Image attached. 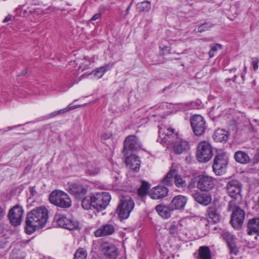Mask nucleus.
I'll list each match as a JSON object with an SVG mask.
<instances>
[{"label": "nucleus", "mask_w": 259, "mask_h": 259, "mask_svg": "<svg viewBox=\"0 0 259 259\" xmlns=\"http://www.w3.org/2000/svg\"><path fill=\"white\" fill-rule=\"evenodd\" d=\"M192 196L196 202L203 205H208L211 201V197L209 194L197 191L192 192Z\"/></svg>", "instance_id": "nucleus-19"}, {"label": "nucleus", "mask_w": 259, "mask_h": 259, "mask_svg": "<svg viewBox=\"0 0 259 259\" xmlns=\"http://www.w3.org/2000/svg\"><path fill=\"white\" fill-rule=\"evenodd\" d=\"M258 61L257 59L254 60L252 62V65L254 70H256L258 69Z\"/></svg>", "instance_id": "nucleus-42"}, {"label": "nucleus", "mask_w": 259, "mask_h": 259, "mask_svg": "<svg viewBox=\"0 0 259 259\" xmlns=\"http://www.w3.org/2000/svg\"><path fill=\"white\" fill-rule=\"evenodd\" d=\"M134 207V203L130 198H123L120 200L117 211L119 216L123 219H127Z\"/></svg>", "instance_id": "nucleus-6"}, {"label": "nucleus", "mask_w": 259, "mask_h": 259, "mask_svg": "<svg viewBox=\"0 0 259 259\" xmlns=\"http://www.w3.org/2000/svg\"><path fill=\"white\" fill-rule=\"evenodd\" d=\"M210 27H211L210 25H209L207 23L203 24L198 27V28H197V32H202L203 31H204L205 30H207Z\"/></svg>", "instance_id": "nucleus-39"}, {"label": "nucleus", "mask_w": 259, "mask_h": 259, "mask_svg": "<svg viewBox=\"0 0 259 259\" xmlns=\"http://www.w3.org/2000/svg\"><path fill=\"white\" fill-rule=\"evenodd\" d=\"M57 112H58V115L59 114H63V112H62V110L61 109L57 111Z\"/></svg>", "instance_id": "nucleus-53"}, {"label": "nucleus", "mask_w": 259, "mask_h": 259, "mask_svg": "<svg viewBox=\"0 0 259 259\" xmlns=\"http://www.w3.org/2000/svg\"><path fill=\"white\" fill-rule=\"evenodd\" d=\"M189 148L190 146L188 141L179 139L175 142L173 146V150L175 153L181 154L187 151Z\"/></svg>", "instance_id": "nucleus-21"}, {"label": "nucleus", "mask_w": 259, "mask_h": 259, "mask_svg": "<svg viewBox=\"0 0 259 259\" xmlns=\"http://www.w3.org/2000/svg\"><path fill=\"white\" fill-rule=\"evenodd\" d=\"M207 214L209 219L214 223H217L220 221V216L216 207L214 205L209 206L207 209Z\"/></svg>", "instance_id": "nucleus-27"}, {"label": "nucleus", "mask_w": 259, "mask_h": 259, "mask_svg": "<svg viewBox=\"0 0 259 259\" xmlns=\"http://www.w3.org/2000/svg\"><path fill=\"white\" fill-rule=\"evenodd\" d=\"M48 220V211L45 206L36 207L29 211L25 221V232L31 234L43 228Z\"/></svg>", "instance_id": "nucleus-1"}, {"label": "nucleus", "mask_w": 259, "mask_h": 259, "mask_svg": "<svg viewBox=\"0 0 259 259\" xmlns=\"http://www.w3.org/2000/svg\"><path fill=\"white\" fill-rule=\"evenodd\" d=\"M5 215V209L0 206V220L4 217Z\"/></svg>", "instance_id": "nucleus-45"}, {"label": "nucleus", "mask_w": 259, "mask_h": 259, "mask_svg": "<svg viewBox=\"0 0 259 259\" xmlns=\"http://www.w3.org/2000/svg\"><path fill=\"white\" fill-rule=\"evenodd\" d=\"M254 157L255 158H257V160L255 161V160H253V163L254 164L257 163L258 162V161H259V154H255V156H254Z\"/></svg>", "instance_id": "nucleus-48"}, {"label": "nucleus", "mask_w": 259, "mask_h": 259, "mask_svg": "<svg viewBox=\"0 0 259 259\" xmlns=\"http://www.w3.org/2000/svg\"><path fill=\"white\" fill-rule=\"evenodd\" d=\"M112 136V134L110 132H105L102 134L101 139L102 140H108Z\"/></svg>", "instance_id": "nucleus-41"}, {"label": "nucleus", "mask_w": 259, "mask_h": 259, "mask_svg": "<svg viewBox=\"0 0 259 259\" xmlns=\"http://www.w3.org/2000/svg\"><path fill=\"white\" fill-rule=\"evenodd\" d=\"M168 189L166 187L158 186L153 188L150 192V196L153 199H159L167 195Z\"/></svg>", "instance_id": "nucleus-20"}, {"label": "nucleus", "mask_w": 259, "mask_h": 259, "mask_svg": "<svg viewBox=\"0 0 259 259\" xmlns=\"http://www.w3.org/2000/svg\"><path fill=\"white\" fill-rule=\"evenodd\" d=\"M191 125L194 134L201 136L206 130V123L202 116L200 115H193L190 119Z\"/></svg>", "instance_id": "nucleus-8"}, {"label": "nucleus", "mask_w": 259, "mask_h": 259, "mask_svg": "<svg viewBox=\"0 0 259 259\" xmlns=\"http://www.w3.org/2000/svg\"><path fill=\"white\" fill-rule=\"evenodd\" d=\"M230 71H236V69H234V68H233V69H231V70H230Z\"/></svg>", "instance_id": "nucleus-55"}, {"label": "nucleus", "mask_w": 259, "mask_h": 259, "mask_svg": "<svg viewBox=\"0 0 259 259\" xmlns=\"http://www.w3.org/2000/svg\"><path fill=\"white\" fill-rule=\"evenodd\" d=\"M156 210L160 215L164 218H168L170 215V210L169 206L168 207L164 206L163 205H158L156 206Z\"/></svg>", "instance_id": "nucleus-28"}, {"label": "nucleus", "mask_w": 259, "mask_h": 259, "mask_svg": "<svg viewBox=\"0 0 259 259\" xmlns=\"http://www.w3.org/2000/svg\"><path fill=\"white\" fill-rule=\"evenodd\" d=\"M125 162L127 166L134 170H138L140 167V161L135 155L127 156Z\"/></svg>", "instance_id": "nucleus-23"}, {"label": "nucleus", "mask_w": 259, "mask_h": 259, "mask_svg": "<svg viewBox=\"0 0 259 259\" xmlns=\"http://www.w3.org/2000/svg\"><path fill=\"white\" fill-rule=\"evenodd\" d=\"M226 188L227 193L230 197L236 199L240 196L241 184L238 181L236 180L229 181Z\"/></svg>", "instance_id": "nucleus-12"}, {"label": "nucleus", "mask_w": 259, "mask_h": 259, "mask_svg": "<svg viewBox=\"0 0 259 259\" xmlns=\"http://www.w3.org/2000/svg\"><path fill=\"white\" fill-rule=\"evenodd\" d=\"M247 233L248 235L257 234L259 235V219L250 220L247 224Z\"/></svg>", "instance_id": "nucleus-24"}, {"label": "nucleus", "mask_w": 259, "mask_h": 259, "mask_svg": "<svg viewBox=\"0 0 259 259\" xmlns=\"http://www.w3.org/2000/svg\"><path fill=\"white\" fill-rule=\"evenodd\" d=\"M24 210L22 207L16 205L11 208L9 212V218L11 224L13 226L19 225L22 221Z\"/></svg>", "instance_id": "nucleus-11"}, {"label": "nucleus", "mask_w": 259, "mask_h": 259, "mask_svg": "<svg viewBox=\"0 0 259 259\" xmlns=\"http://www.w3.org/2000/svg\"><path fill=\"white\" fill-rule=\"evenodd\" d=\"M223 237L226 240L228 243L230 248V252L236 254L238 252V249L236 246L234 236L229 232H226L224 233Z\"/></svg>", "instance_id": "nucleus-22"}, {"label": "nucleus", "mask_w": 259, "mask_h": 259, "mask_svg": "<svg viewBox=\"0 0 259 259\" xmlns=\"http://www.w3.org/2000/svg\"><path fill=\"white\" fill-rule=\"evenodd\" d=\"M246 66L245 65L244 67V70L241 73V76L243 79L244 75L246 73Z\"/></svg>", "instance_id": "nucleus-47"}, {"label": "nucleus", "mask_w": 259, "mask_h": 259, "mask_svg": "<svg viewBox=\"0 0 259 259\" xmlns=\"http://www.w3.org/2000/svg\"><path fill=\"white\" fill-rule=\"evenodd\" d=\"M85 75L84 74H82V75H81L80 77H79V81L82 78L84 77V76H85Z\"/></svg>", "instance_id": "nucleus-51"}, {"label": "nucleus", "mask_w": 259, "mask_h": 259, "mask_svg": "<svg viewBox=\"0 0 259 259\" xmlns=\"http://www.w3.org/2000/svg\"><path fill=\"white\" fill-rule=\"evenodd\" d=\"M149 189V184L147 182H143L140 187L138 189V195L141 197L145 196L147 194L148 191Z\"/></svg>", "instance_id": "nucleus-33"}, {"label": "nucleus", "mask_w": 259, "mask_h": 259, "mask_svg": "<svg viewBox=\"0 0 259 259\" xmlns=\"http://www.w3.org/2000/svg\"><path fill=\"white\" fill-rule=\"evenodd\" d=\"M237 75H236H236H234V78H236L237 77Z\"/></svg>", "instance_id": "nucleus-56"}, {"label": "nucleus", "mask_w": 259, "mask_h": 259, "mask_svg": "<svg viewBox=\"0 0 259 259\" xmlns=\"http://www.w3.org/2000/svg\"><path fill=\"white\" fill-rule=\"evenodd\" d=\"M138 8L140 11H148L151 8V4L148 1L138 4Z\"/></svg>", "instance_id": "nucleus-35"}, {"label": "nucleus", "mask_w": 259, "mask_h": 259, "mask_svg": "<svg viewBox=\"0 0 259 259\" xmlns=\"http://www.w3.org/2000/svg\"><path fill=\"white\" fill-rule=\"evenodd\" d=\"M54 221L58 226L70 230L77 229L78 226V222L74 219L61 213H56Z\"/></svg>", "instance_id": "nucleus-5"}, {"label": "nucleus", "mask_w": 259, "mask_h": 259, "mask_svg": "<svg viewBox=\"0 0 259 259\" xmlns=\"http://www.w3.org/2000/svg\"><path fill=\"white\" fill-rule=\"evenodd\" d=\"M100 168L99 167L96 166H94L92 164H89L88 166V169L87 170V173L90 175H95L99 173Z\"/></svg>", "instance_id": "nucleus-36"}, {"label": "nucleus", "mask_w": 259, "mask_h": 259, "mask_svg": "<svg viewBox=\"0 0 259 259\" xmlns=\"http://www.w3.org/2000/svg\"><path fill=\"white\" fill-rule=\"evenodd\" d=\"M212 148L209 143L202 141L199 143L196 151V157L198 161L206 162L212 158Z\"/></svg>", "instance_id": "nucleus-4"}, {"label": "nucleus", "mask_w": 259, "mask_h": 259, "mask_svg": "<svg viewBox=\"0 0 259 259\" xmlns=\"http://www.w3.org/2000/svg\"><path fill=\"white\" fill-rule=\"evenodd\" d=\"M26 73H27V70H24L22 71V74L23 75H25Z\"/></svg>", "instance_id": "nucleus-52"}, {"label": "nucleus", "mask_w": 259, "mask_h": 259, "mask_svg": "<svg viewBox=\"0 0 259 259\" xmlns=\"http://www.w3.org/2000/svg\"><path fill=\"white\" fill-rule=\"evenodd\" d=\"M87 255V251L83 248L77 249L75 254L74 259H86Z\"/></svg>", "instance_id": "nucleus-34"}, {"label": "nucleus", "mask_w": 259, "mask_h": 259, "mask_svg": "<svg viewBox=\"0 0 259 259\" xmlns=\"http://www.w3.org/2000/svg\"><path fill=\"white\" fill-rule=\"evenodd\" d=\"M213 137L216 142H226L228 139V133L224 130L218 129L215 131Z\"/></svg>", "instance_id": "nucleus-25"}, {"label": "nucleus", "mask_w": 259, "mask_h": 259, "mask_svg": "<svg viewBox=\"0 0 259 259\" xmlns=\"http://www.w3.org/2000/svg\"><path fill=\"white\" fill-rule=\"evenodd\" d=\"M80 106V105L76 106H68L66 108L61 109L63 113L69 111L70 110L76 109Z\"/></svg>", "instance_id": "nucleus-40"}, {"label": "nucleus", "mask_w": 259, "mask_h": 259, "mask_svg": "<svg viewBox=\"0 0 259 259\" xmlns=\"http://www.w3.org/2000/svg\"><path fill=\"white\" fill-rule=\"evenodd\" d=\"M176 169L171 168L162 180V183L166 186H171L174 182V178Z\"/></svg>", "instance_id": "nucleus-29"}, {"label": "nucleus", "mask_w": 259, "mask_h": 259, "mask_svg": "<svg viewBox=\"0 0 259 259\" xmlns=\"http://www.w3.org/2000/svg\"><path fill=\"white\" fill-rule=\"evenodd\" d=\"M174 180V183L178 187L184 188L186 186L185 181L183 180L181 176L179 175L178 171L177 169L176 172H175Z\"/></svg>", "instance_id": "nucleus-32"}, {"label": "nucleus", "mask_w": 259, "mask_h": 259, "mask_svg": "<svg viewBox=\"0 0 259 259\" xmlns=\"http://www.w3.org/2000/svg\"><path fill=\"white\" fill-rule=\"evenodd\" d=\"M169 233L175 236L178 233V226L175 224L171 225L169 228Z\"/></svg>", "instance_id": "nucleus-38"}, {"label": "nucleus", "mask_w": 259, "mask_h": 259, "mask_svg": "<svg viewBox=\"0 0 259 259\" xmlns=\"http://www.w3.org/2000/svg\"><path fill=\"white\" fill-rule=\"evenodd\" d=\"M58 115L57 111L53 112H52V113H51L50 114V116H51V117H54V116H56V115Z\"/></svg>", "instance_id": "nucleus-49"}, {"label": "nucleus", "mask_w": 259, "mask_h": 259, "mask_svg": "<svg viewBox=\"0 0 259 259\" xmlns=\"http://www.w3.org/2000/svg\"><path fill=\"white\" fill-rule=\"evenodd\" d=\"M31 192L32 193H33L34 192L36 193L35 191L34 190V188H31Z\"/></svg>", "instance_id": "nucleus-54"}, {"label": "nucleus", "mask_w": 259, "mask_h": 259, "mask_svg": "<svg viewBox=\"0 0 259 259\" xmlns=\"http://www.w3.org/2000/svg\"><path fill=\"white\" fill-rule=\"evenodd\" d=\"M142 144L138 138L135 136L131 135L126 138L124 141L123 150V155L125 156L130 154V151H135L141 149Z\"/></svg>", "instance_id": "nucleus-7"}, {"label": "nucleus", "mask_w": 259, "mask_h": 259, "mask_svg": "<svg viewBox=\"0 0 259 259\" xmlns=\"http://www.w3.org/2000/svg\"><path fill=\"white\" fill-rule=\"evenodd\" d=\"M187 201L186 197L182 195L175 196L169 204V209L172 210L184 209Z\"/></svg>", "instance_id": "nucleus-18"}, {"label": "nucleus", "mask_w": 259, "mask_h": 259, "mask_svg": "<svg viewBox=\"0 0 259 259\" xmlns=\"http://www.w3.org/2000/svg\"><path fill=\"white\" fill-rule=\"evenodd\" d=\"M234 158L237 162L242 164H246L250 161V158L248 154L242 151L236 152L234 154Z\"/></svg>", "instance_id": "nucleus-26"}, {"label": "nucleus", "mask_w": 259, "mask_h": 259, "mask_svg": "<svg viewBox=\"0 0 259 259\" xmlns=\"http://www.w3.org/2000/svg\"><path fill=\"white\" fill-rule=\"evenodd\" d=\"M197 185L198 188L201 190L207 191L213 188L214 183L211 177L202 176L200 178Z\"/></svg>", "instance_id": "nucleus-16"}, {"label": "nucleus", "mask_w": 259, "mask_h": 259, "mask_svg": "<svg viewBox=\"0 0 259 259\" xmlns=\"http://www.w3.org/2000/svg\"><path fill=\"white\" fill-rule=\"evenodd\" d=\"M100 14H96L91 18V20L95 21L100 18Z\"/></svg>", "instance_id": "nucleus-44"}, {"label": "nucleus", "mask_w": 259, "mask_h": 259, "mask_svg": "<svg viewBox=\"0 0 259 259\" xmlns=\"http://www.w3.org/2000/svg\"><path fill=\"white\" fill-rule=\"evenodd\" d=\"M130 9V6H129L126 10V13L127 14Z\"/></svg>", "instance_id": "nucleus-50"}, {"label": "nucleus", "mask_w": 259, "mask_h": 259, "mask_svg": "<svg viewBox=\"0 0 259 259\" xmlns=\"http://www.w3.org/2000/svg\"><path fill=\"white\" fill-rule=\"evenodd\" d=\"M111 200V196L107 192L97 193L92 196H88L82 200L81 205L85 209L93 207L98 211L105 209Z\"/></svg>", "instance_id": "nucleus-2"}, {"label": "nucleus", "mask_w": 259, "mask_h": 259, "mask_svg": "<svg viewBox=\"0 0 259 259\" xmlns=\"http://www.w3.org/2000/svg\"><path fill=\"white\" fill-rule=\"evenodd\" d=\"M232 210L233 212L230 223L234 228L239 229L241 228L244 222L245 212L243 209L238 206H235Z\"/></svg>", "instance_id": "nucleus-10"}, {"label": "nucleus", "mask_w": 259, "mask_h": 259, "mask_svg": "<svg viewBox=\"0 0 259 259\" xmlns=\"http://www.w3.org/2000/svg\"><path fill=\"white\" fill-rule=\"evenodd\" d=\"M199 256L201 259H210L211 254L209 248L207 246L199 248Z\"/></svg>", "instance_id": "nucleus-31"}, {"label": "nucleus", "mask_w": 259, "mask_h": 259, "mask_svg": "<svg viewBox=\"0 0 259 259\" xmlns=\"http://www.w3.org/2000/svg\"><path fill=\"white\" fill-rule=\"evenodd\" d=\"M89 187L79 183L71 184L69 186V193L77 199L81 200L87 193Z\"/></svg>", "instance_id": "nucleus-9"}, {"label": "nucleus", "mask_w": 259, "mask_h": 259, "mask_svg": "<svg viewBox=\"0 0 259 259\" xmlns=\"http://www.w3.org/2000/svg\"><path fill=\"white\" fill-rule=\"evenodd\" d=\"M50 202L58 207L67 208L71 205V200L68 194L62 191L55 190L50 194Z\"/></svg>", "instance_id": "nucleus-3"}, {"label": "nucleus", "mask_w": 259, "mask_h": 259, "mask_svg": "<svg viewBox=\"0 0 259 259\" xmlns=\"http://www.w3.org/2000/svg\"><path fill=\"white\" fill-rule=\"evenodd\" d=\"M159 137L157 141L161 144L169 142L170 140L174 138L176 134L174 133V129L166 128L165 126H159Z\"/></svg>", "instance_id": "nucleus-13"}, {"label": "nucleus", "mask_w": 259, "mask_h": 259, "mask_svg": "<svg viewBox=\"0 0 259 259\" xmlns=\"http://www.w3.org/2000/svg\"><path fill=\"white\" fill-rule=\"evenodd\" d=\"M12 16L11 15L7 16L4 20V22H7L11 20Z\"/></svg>", "instance_id": "nucleus-46"}, {"label": "nucleus", "mask_w": 259, "mask_h": 259, "mask_svg": "<svg viewBox=\"0 0 259 259\" xmlns=\"http://www.w3.org/2000/svg\"><path fill=\"white\" fill-rule=\"evenodd\" d=\"M115 230V227L110 224H106L101 226L94 232V235L97 237L107 236L112 235Z\"/></svg>", "instance_id": "nucleus-17"}, {"label": "nucleus", "mask_w": 259, "mask_h": 259, "mask_svg": "<svg viewBox=\"0 0 259 259\" xmlns=\"http://www.w3.org/2000/svg\"><path fill=\"white\" fill-rule=\"evenodd\" d=\"M227 164V159L223 155H218L215 157L212 165L213 171L220 175Z\"/></svg>", "instance_id": "nucleus-15"}, {"label": "nucleus", "mask_w": 259, "mask_h": 259, "mask_svg": "<svg viewBox=\"0 0 259 259\" xmlns=\"http://www.w3.org/2000/svg\"><path fill=\"white\" fill-rule=\"evenodd\" d=\"M101 250L107 257L115 259L118 255L116 247L113 244L105 242L101 245Z\"/></svg>", "instance_id": "nucleus-14"}, {"label": "nucleus", "mask_w": 259, "mask_h": 259, "mask_svg": "<svg viewBox=\"0 0 259 259\" xmlns=\"http://www.w3.org/2000/svg\"><path fill=\"white\" fill-rule=\"evenodd\" d=\"M235 204V202L234 200L230 201L228 204V210H231L233 206Z\"/></svg>", "instance_id": "nucleus-43"}, {"label": "nucleus", "mask_w": 259, "mask_h": 259, "mask_svg": "<svg viewBox=\"0 0 259 259\" xmlns=\"http://www.w3.org/2000/svg\"><path fill=\"white\" fill-rule=\"evenodd\" d=\"M110 67L109 65H106L104 66L100 67L99 68H97L93 71L91 72L86 76H89L91 74H94L95 76H97L98 78H101L104 73L109 69Z\"/></svg>", "instance_id": "nucleus-30"}, {"label": "nucleus", "mask_w": 259, "mask_h": 259, "mask_svg": "<svg viewBox=\"0 0 259 259\" xmlns=\"http://www.w3.org/2000/svg\"><path fill=\"white\" fill-rule=\"evenodd\" d=\"M222 49V45L219 44H216L214 45L211 46V49L208 52V55L210 58H212L214 56V53L218 50Z\"/></svg>", "instance_id": "nucleus-37"}]
</instances>
